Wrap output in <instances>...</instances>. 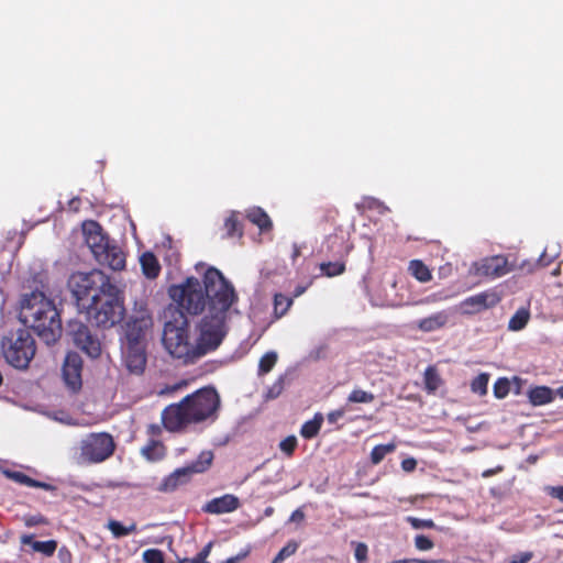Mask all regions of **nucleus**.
Returning <instances> with one entry per match:
<instances>
[{
  "label": "nucleus",
  "instance_id": "obj_1",
  "mask_svg": "<svg viewBox=\"0 0 563 563\" xmlns=\"http://www.w3.org/2000/svg\"><path fill=\"white\" fill-rule=\"evenodd\" d=\"M168 295L178 307L192 316L205 310L207 314L199 322V336L194 343V363L206 354L216 351L228 333L229 311L238 302L234 286L216 267L209 266L201 282L194 276L181 284L173 285Z\"/></svg>",
  "mask_w": 563,
  "mask_h": 563
},
{
  "label": "nucleus",
  "instance_id": "obj_2",
  "mask_svg": "<svg viewBox=\"0 0 563 563\" xmlns=\"http://www.w3.org/2000/svg\"><path fill=\"white\" fill-rule=\"evenodd\" d=\"M69 287L77 305L86 308L87 318L93 325L110 329L124 319L122 291L102 271L75 273L69 278Z\"/></svg>",
  "mask_w": 563,
  "mask_h": 563
},
{
  "label": "nucleus",
  "instance_id": "obj_3",
  "mask_svg": "<svg viewBox=\"0 0 563 563\" xmlns=\"http://www.w3.org/2000/svg\"><path fill=\"white\" fill-rule=\"evenodd\" d=\"M221 398L214 387H202L170 404L162 411V423L169 432H184L191 424L213 423L219 418Z\"/></svg>",
  "mask_w": 563,
  "mask_h": 563
},
{
  "label": "nucleus",
  "instance_id": "obj_4",
  "mask_svg": "<svg viewBox=\"0 0 563 563\" xmlns=\"http://www.w3.org/2000/svg\"><path fill=\"white\" fill-rule=\"evenodd\" d=\"M20 319L31 327L47 345L55 344L62 336L63 325L59 312L42 291L24 295L21 301Z\"/></svg>",
  "mask_w": 563,
  "mask_h": 563
},
{
  "label": "nucleus",
  "instance_id": "obj_5",
  "mask_svg": "<svg viewBox=\"0 0 563 563\" xmlns=\"http://www.w3.org/2000/svg\"><path fill=\"white\" fill-rule=\"evenodd\" d=\"M85 242L92 252L96 261L112 271H122L125 267V254L122 249L103 233L102 227L95 220L82 223Z\"/></svg>",
  "mask_w": 563,
  "mask_h": 563
},
{
  "label": "nucleus",
  "instance_id": "obj_6",
  "mask_svg": "<svg viewBox=\"0 0 563 563\" xmlns=\"http://www.w3.org/2000/svg\"><path fill=\"white\" fill-rule=\"evenodd\" d=\"M163 344L173 357L186 364L194 363V343L190 341L189 321L184 311H175L173 318L165 322Z\"/></svg>",
  "mask_w": 563,
  "mask_h": 563
},
{
  "label": "nucleus",
  "instance_id": "obj_7",
  "mask_svg": "<svg viewBox=\"0 0 563 563\" xmlns=\"http://www.w3.org/2000/svg\"><path fill=\"white\" fill-rule=\"evenodd\" d=\"M3 356L16 369H27L36 353L35 340L26 329H19L1 342Z\"/></svg>",
  "mask_w": 563,
  "mask_h": 563
},
{
  "label": "nucleus",
  "instance_id": "obj_8",
  "mask_svg": "<svg viewBox=\"0 0 563 563\" xmlns=\"http://www.w3.org/2000/svg\"><path fill=\"white\" fill-rule=\"evenodd\" d=\"M113 438L108 433H92L81 444V455L92 463H99L113 454Z\"/></svg>",
  "mask_w": 563,
  "mask_h": 563
},
{
  "label": "nucleus",
  "instance_id": "obj_9",
  "mask_svg": "<svg viewBox=\"0 0 563 563\" xmlns=\"http://www.w3.org/2000/svg\"><path fill=\"white\" fill-rule=\"evenodd\" d=\"M68 332L73 338L74 343L81 351L92 358L101 354V343L95 335L91 334L90 329L79 321H70L68 323Z\"/></svg>",
  "mask_w": 563,
  "mask_h": 563
},
{
  "label": "nucleus",
  "instance_id": "obj_10",
  "mask_svg": "<svg viewBox=\"0 0 563 563\" xmlns=\"http://www.w3.org/2000/svg\"><path fill=\"white\" fill-rule=\"evenodd\" d=\"M68 332L73 338L74 343L81 351L92 358L101 354V343L95 335L91 334L90 329L79 321H70L68 323Z\"/></svg>",
  "mask_w": 563,
  "mask_h": 563
},
{
  "label": "nucleus",
  "instance_id": "obj_11",
  "mask_svg": "<svg viewBox=\"0 0 563 563\" xmlns=\"http://www.w3.org/2000/svg\"><path fill=\"white\" fill-rule=\"evenodd\" d=\"M473 269L474 274L478 277L496 279L507 275L511 271V267L505 256L495 255L474 263Z\"/></svg>",
  "mask_w": 563,
  "mask_h": 563
},
{
  "label": "nucleus",
  "instance_id": "obj_12",
  "mask_svg": "<svg viewBox=\"0 0 563 563\" xmlns=\"http://www.w3.org/2000/svg\"><path fill=\"white\" fill-rule=\"evenodd\" d=\"M500 300L501 297L496 290H485L465 298L461 302L462 312L464 314H476L484 310L494 308L500 302Z\"/></svg>",
  "mask_w": 563,
  "mask_h": 563
},
{
  "label": "nucleus",
  "instance_id": "obj_13",
  "mask_svg": "<svg viewBox=\"0 0 563 563\" xmlns=\"http://www.w3.org/2000/svg\"><path fill=\"white\" fill-rule=\"evenodd\" d=\"M82 358L77 352H68L65 356L62 376L67 387L73 391H78L82 386L81 379Z\"/></svg>",
  "mask_w": 563,
  "mask_h": 563
},
{
  "label": "nucleus",
  "instance_id": "obj_14",
  "mask_svg": "<svg viewBox=\"0 0 563 563\" xmlns=\"http://www.w3.org/2000/svg\"><path fill=\"white\" fill-rule=\"evenodd\" d=\"M124 361L130 373L142 374L146 365L145 343H126Z\"/></svg>",
  "mask_w": 563,
  "mask_h": 563
},
{
  "label": "nucleus",
  "instance_id": "obj_15",
  "mask_svg": "<svg viewBox=\"0 0 563 563\" xmlns=\"http://www.w3.org/2000/svg\"><path fill=\"white\" fill-rule=\"evenodd\" d=\"M240 507V500L232 494H225L220 497L212 498L202 506L206 514L221 515L236 510Z\"/></svg>",
  "mask_w": 563,
  "mask_h": 563
},
{
  "label": "nucleus",
  "instance_id": "obj_16",
  "mask_svg": "<svg viewBox=\"0 0 563 563\" xmlns=\"http://www.w3.org/2000/svg\"><path fill=\"white\" fill-rule=\"evenodd\" d=\"M151 324V319L141 317L134 318L126 323L125 338L126 343H144L145 332Z\"/></svg>",
  "mask_w": 563,
  "mask_h": 563
},
{
  "label": "nucleus",
  "instance_id": "obj_17",
  "mask_svg": "<svg viewBox=\"0 0 563 563\" xmlns=\"http://www.w3.org/2000/svg\"><path fill=\"white\" fill-rule=\"evenodd\" d=\"M191 479L185 467L176 468L173 473L163 478L157 487L161 493H172L178 487L186 485Z\"/></svg>",
  "mask_w": 563,
  "mask_h": 563
},
{
  "label": "nucleus",
  "instance_id": "obj_18",
  "mask_svg": "<svg viewBox=\"0 0 563 563\" xmlns=\"http://www.w3.org/2000/svg\"><path fill=\"white\" fill-rule=\"evenodd\" d=\"M327 255L333 258L346 260L352 245L342 235H329L325 241Z\"/></svg>",
  "mask_w": 563,
  "mask_h": 563
},
{
  "label": "nucleus",
  "instance_id": "obj_19",
  "mask_svg": "<svg viewBox=\"0 0 563 563\" xmlns=\"http://www.w3.org/2000/svg\"><path fill=\"white\" fill-rule=\"evenodd\" d=\"M449 312L446 310L438 311L429 317L418 321V329L422 332H432L444 328L449 322Z\"/></svg>",
  "mask_w": 563,
  "mask_h": 563
},
{
  "label": "nucleus",
  "instance_id": "obj_20",
  "mask_svg": "<svg viewBox=\"0 0 563 563\" xmlns=\"http://www.w3.org/2000/svg\"><path fill=\"white\" fill-rule=\"evenodd\" d=\"M527 396L532 406L539 407L552 402L555 398V393L548 386H536L528 390Z\"/></svg>",
  "mask_w": 563,
  "mask_h": 563
},
{
  "label": "nucleus",
  "instance_id": "obj_21",
  "mask_svg": "<svg viewBox=\"0 0 563 563\" xmlns=\"http://www.w3.org/2000/svg\"><path fill=\"white\" fill-rule=\"evenodd\" d=\"M223 239H238L241 240L244 234L243 223L240 220V214L236 211H232L223 223Z\"/></svg>",
  "mask_w": 563,
  "mask_h": 563
},
{
  "label": "nucleus",
  "instance_id": "obj_22",
  "mask_svg": "<svg viewBox=\"0 0 563 563\" xmlns=\"http://www.w3.org/2000/svg\"><path fill=\"white\" fill-rule=\"evenodd\" d=\"M213 457L212 451H202L194 462L184 467L191 477L194 474L206 472L211 466Z\"/></svg>",
  "mask_w": 563,
  "mask_h": 563
},
{
  "label": "nucleus",
  "instance_id": "obj_23",
  "mask_svg": "<svg viewBox=\"0 0 563 563\" xmlns=\"http://www.w3.org/2000/svg\"><path fill=\"white\" fill-rule=\"evenodd\" d=\"M4 474L7 475L8 478L12 479L13 482H15L20 485H24L27 487H34V488H42L45 490L54 489V487L51 484L36 481L22 472L7 471Z\"/></svg>",
  "mask_w": 563,
  "mask_h": 563
},
{
  "label": "nucleus",
  "instance_id": "obj_24",
  "mask_svg": "<svg viewBox=\"0 0 563 563\" xmlns=\"http://www.w3.org/2000/svg\"><path fill=\"white\" fill-rule=\"evenodd\" d=\"M141 453L147 461L157 462L166 455V448L162 441L151 439L146 445L141 449Z\"/></svg>",
  "mask_w": 563,
  "mask_h": 563
},
{
  "label": "nucleus",
  "instance_id": "obj_25",
  "mask_svg": "<svg viewBox=\"0 0 563 563\" xmlns=\"http://www.w3.org/2000/svg\"><path fill=\"white\" fill-rule=\"evenodd\" d=\"M140 263L143 274L150 278H156L161 273V265L158 260L152 252H145L140 257Z\"/></svg>",
  "mask_w": 563,
  "mask_h": 563
},
{
  "label": "nucleus",
  "instance_id": "obj_26",
  "mask_svg": "<svg viewBox=\"0 0 563 563\" xmlns=\"http://www.w3.org/2000/svg\"><path fill=\"white\" fill-rule=\"evenodd\" d=\"M246 218L250 222L257 225L261 231H268L273 227L271 218L260 207L250 209L246 213Z\"/></svg>",
  "mask_w": 563,
  "mask_h": 563
},
{
  "label": "nucleus",
  "instance_id": "obj_27",
  "mask_svg": "<svg viewBox=\"0 0 563 563\" xmlns=\"http://www.w3.org/2000/svg\"><path fill=\"white\" fill-rule=\"evenodd\" d=\"M21 541L23 544H31L34 551L41 552L46 556H52L57 549V542L55 540L33 541L32 536H23Z\"/></svg>",
  "mask_w": 563,
  "mask_h": 563
},
{
  "label": "nucleus",
  "instance_id": "obj_28",
  "mask_svg": "<svg viewBox=\"0 0 563 563\" xmlns=\"http://www.w3.org/2000/svg\"><path fill=\"white\" fill-rule=\"evenodd\" d=\"M323 422V416L316 413L311 420L306 421L300 428V435L305 439H313L320 432Z\"/></svg>",
  "mask_w": 563,
  "mask_h": 563
},
{
  "label": "nucleus",
  "instance_id": "obj_29",
  "mask_svg": "<svg viewBox=\"0 0 563 563\" xmlns=\"http://www.w3.org/2000/svg\"><path fill=\"white\" fill-rule=\"evenodd\" d=\"M408 271L420 283H428L432 279L429 267L420 260L409 262Z\"/></svg>",
  "mask_w": 563,
  "mask_h": 563
},
{
  "label": "nucleus",
  "instance_id": "obj_30",
  "mask_svg": "<svg viewBox=\"0 0 563 563\" xmlns=\"http://www.w3.org/2000/svg\"><path fill=\"white\" fill-rule=\"evenodd\" d=\"M319 268L322 275L335 277L345 272V260L334 258V261L323 262L320 264Z\"/></svg>",
  "mask_w": 563,
  "mask_h": 563
},
{
  "label": "nucleus",
  "instance_id": "obj_31",
  "mask_svg": "<svg viewBox=\"0 0 563 563\" xmlns=\"http://www.w3.org/2000/svg\"><path fill=\"white\" fill-rule=\"evenodd\" d=\"M424 389L428 394H433L442 384V379L433 366H428L424 371Z\"/></svg>",
  "mask_w": 563,
  "mask_h": 563
},
{
  "label": "nucleus",
  "instance_id": "obj_32",
  "mask_svg": "<svg viewBox=\"0 0 563 563\" xmlns=\"http://www.w3.org/2000/svg\"><path fill=\"white\" fill-rule=\"evenodd\" d=\"M530 320V311L527 308L518 309L508 322V329L510 331L522 330Z\"/></svg>",
  "mask_w": 563,
  "mask_h": 563
},
{
  "label": "nucleus",
  "instance_id": "obj_33",
  "mask_svg": "<svg viewBox=\"0 0 563 563\" xmlns=\"http://www.w3.org/2000/svg\"><path fill=\"white\" fill-rule=\"evenodd\" d=\"M294 299L280 292L274 296V316L276 319L284 317L292 306Z\"/></svg>",
  "mask_w": 563,
  "mask_h": 563
},
{
  "label": "nucleus",
  "instance_id": "obj_34",
  "mask_svg": "<svg viewBox=\"0 0 563 563\" xmlns=\"http://www.w3.org/2000/svg\"><path fill=\"white\" fill-rule=\"evenodd\" d=\"M107 528L111 531L112 536L117 539L125 537L130 533L136 532L137 526L135 522H132L130 526L125 527L120 521L110 519L107 523Z\"/></svg>",
  "mask_w": 563,
  "mask_h": 563
},
{
  "label": "nucleus",
  "instance_id": "obj_35",
  "mask_svg": "<svg viewBox=\"0 0 563 563\" xmlns=\"http://www.w3.org/2000/svg\"><path fill=\"white\" fill-rule=\"evenodd\" d=\"M277 360H278V355L276 352L269 351V352L265 353L260 358V362H258V369H257L258 376L268 374L276 365Z\"/></svg>",
  "mask_w": 563,
  "mask_h": 563
},
{
  "label": "nucleus",
  "instance_id": "obj_36",
  "mask_svg": "<svg viewBox=\"0 0 563 563\" xmlns=\"http://www.w3.org/2000/svg\"><path fill=\"white\" fill-rule=\"evenodd\" d=\"M396 450V444L394 442L387 444H378L372 449L371 452V462L374 465L379 464L387 454L393 453Z\"/></svg>",
  "mask_w": 563,
  "mask_h": 563
},
{
  "label": "nucleus",
  "instance_id": "obj_37",
  "mask_svg": "<svg viewBox=\"0 0 563 563\" xmlns=\"http://www.w3.org/2000/svg\"><path fill=\"white\" fill-rule=\"evenodd\" d=\"M375 400V395L360 388H354L347 396V401L353 404H371Z\"/></svg>",
  "mask_w": 563,
  "mask_h": 563
},
{
  "label": "nucleus",
  "instance_id": "obj_38",
  "mask_svg": "<svg viewBox=\"0 0 563 563\" xmlns=\"http://www.w3.org/2000/svg\"><path fill=\"white\" fill-rule=\"evenodd\" d=\"M489 374L481 373L471 383V390L479 396L487 394Z\"/></svg>",
  "mask_w": 563,
  "mask_h": 563
},
{
  "label": "nucleus",
  "instance_id": "obj_39",
  "mask_svg": "<svg viewBox=\"0 0 563 563\" xmlns=\"http://www.w3.org/2000/svg\"><path fill=\"white\" fill-rule=\"evenodd\" d=\"M298 549V543L295 541H289L285 547H283L276 556L273 559L272 563H282L284 560L295 554Z\"/></svg>",
  "mask_w": 563,
  "mask_h": 563
},
{
  "label": "nucleus",
  "instance_id": "obj_40",
  "mask_svg": "<svg viewBox=\"0 0 563 563\" xmlns=\"http://www.w3.org/2000/svg\"><path fill=\"white\" fill-rule=\"evenodd\" d=\"M494 396L504 399L510 391V383L506 377L498 378L493 387Z\"/></svg>",
  "mask_w": 563,
  "mask_h": 563
},
{
  "label": "nucleus",
  "instance_id": "obj_41",
  "mask_svg": "<svg viewBox=\"0 0 563 563\" xmlns=\"http://www.w3.org/2000/svg\"><path fill=\"white\" fill-rule=\"evenodd\" d=\"M142 556L145 563H165L164 553L159 549H147Z\"/></svg>",
  "mask_w": 563,
  "mask_h": 563
},
{
  "label": "nucleus",
  "instance_id": "obj_42",
  "mask_svg": "<svg viewBox=\"0 0 563 563\" xmlns=\"http://www.w3.org/2000/svg\"><path fill=\"white\" fill-rule=\"evenodd\" d=\"M298 445L297 439L295 435H288L279 443V449L282 452H284L287 456H291Z\"/></svg>",
  "mask_w": 563,
  "mask_h": 563
},
{
  "label": "nucleus",
  "instance_id": "obj_43",
  "mask_svg": "<svg viewBox=\"0 0 563 563\" xmlns=\"http://www.w3.org/2000/svg\"><path fill=\"white\" fill-rule=\"evenodd\" d=\"M407 522L410 523V526L413 529H432L435 527V523L432 519H420L416 517H407Z\"/></svg>",
  "mask_w": 563,
  "mask_h": 563
},
{
  "label": "nucleus",
  "instance_id": "obj_44",
  "mask_svg": "<svg viewBox=\"0 0 563 563\" xmlns=\"http://www.w3.org/2000/svg\"><path fill=\"white\" fill-rule=\"evenodd\" d=\"M415 547L419 551H429L434 547V543L429 537L424 534H418L415 538Z\"/></svg>",
  "mask_w": 563,
  "mask_h": 563
},
{
  "label": "nucleus",
  "instance_id": "obj_45",
  "mask_svg": "<svg viewBox=\"0 0 563 563\" xmlns=\"http://www.w3.org/2000/svg\"><path fill=\"white\" fill-rule=\"evenodd\" d=\"M368 548L363 542L355 543L354 555L357 563H364L367 561Z\"/></svg>",
  "mask_w": 563,
  "mask_h": 563
},
{
  "label": "nucleus",
  "instance_id": "obj_46",
  "mask_svg": "<svg viewBox=\"0 0 563 563\" xmlns=\"http://www.w3.org/2000/svg\"><path fill=\"white\" fill-rule=\"evenodd\" d=\"M452 297H453L452 295H449L445 291H439V292H434V294L427 296L424 298V302L434 303V302L448 300Z\"/></svg>",
  "mask_w": 563,
  "mask_h": 563
},
{
  "label": "nucleus",
  "instance_id": "obj_47",
  "mask_svg": "<svg viewBox=\"0 0 563 563\" xmlns=\"http://www.w3.org/2000/svg\"><path fill=\"white\" fill-rule=\"evenodd\" d=\"M532 556V552H519L510 558L509 563H528Z\"/></svg>",
  "mask_w": 563,
  "mask_h": 563
},
{
  "label": "nucleus",
  "instance_id": "obj_48",
  "mask_svg": "<svg viewBox=\"0 0 563 563\" xmlns=\"http://www.w3.org/2000/svg\"><path fill=\"white\" fill-rule=\"evenodd\" d=\"M250 553H251V548L249 547L247 549L242 550L236 555L231 556V558L222 561L221 563H239L240 561H242L245 558H247Z\"/></svg>",
  "mask_w": 563,
  "mask_h": 563
},
{
  "label": "nucleus",
  "instance_id": "obj_49",
  "mask_svg": "<svg viewBox=\"0 0 563 563\" xmlns=\"http://www.w3.org/2000/svg\"><path fill=\"white\" fill-rule=\"evenodd\" d=\"M345 411L343 408L332 410L327 415V419L330 423H335L340 418L344 416Z\"/></svg>",
  "mask_w": 563,
  "mask_h": 563
},
{
  "label": "nucleus",
  "instance_id": "obj_50",
  "mask_svg": "<svg viewBox=\"0 0 563 563\" xmlns=\"http://www.w3.org/2000/svg\"><path fill=\"white\" fill-rule=\"evenodd\" d=\"M401 467L405 472H412L417 467V461L413 457L402 460Z\"/></svg>",
  "mask_w": 563,
  "mask_h": 563
},
{
  "label": "nucleus",
  "instance_id": "obj_51",
  "mask_svg": "<svg viewBox=\"0 0 563 563\" xmlns=\"http://www.w3.org/2000/svg\"><path fill=\"white\" fill-rule=\"evenodd\" d=\"M211 548H212V543L209 542L208 544H206L200 552H198L195 558L199 559L200 561H203V562H208L207 561V558L209 556L210 552H211Z\"/></svg>",
  "mask_w": 563,
  "mask_h": 563
},
{
  "label": "nucleus",
  "instance_id": "obj_52",
  "mask_svg": "<svg viewBox=\"0 0 563 563\" xmlns=\"http://www.w3.org/2000/svg\"><path fill=\"white\" fill-rule=\"evenodd\" d=\"M305 520V512L301 508L296 509L290 515L289 521L290 522H302Z\"/></svg>",
  "mask_w": 563,
  "mask_h": 563
},
{
  "label": "nucleus",
  "instance_id": "obj_53",
  "mask_svg": "<svg viewBox=\"0 0 563 563\" xmlns=\"http://www.w3.org/2000/svg\"><path fill=\"white\" fill-rule=\"evenodd\" d=\"M45 519L42 516H31L25 519V525L27 527H34L36 525L44 523Z\"/></svg>",
  "mask_w": 563,
  "mask_h": 563
},
{
  "label": "nucleus",
  "instance_id": "obj_54",
  "mask_svg": "<svg viewBox=\"0 0 563 563\" xmlns=\"http://www.w3.org/2000/svg\"><path fill=\"white\" fill-rule=\"evenodd\" d=\"M550 495L553 498L559 499L560 501H563V486H554L550 489Z\"/></svg>",
  "mask_w": 563,
  "mask_h": 563
},
{
  "label": "nucleus",
  "instance_id": "obj_55",
  "mask_svg": "<svg viewBox=\"0 0 563 563\" xmlns=\"http://www.w3.org/2000/svg\"><path fill=\"white\" fill-rule=\"evenodd\" d=\"M552 261H553V258L548 257L545 252H543L538 260L540 266H543V267L550 265L552 263Z\"/></svg>",
  "mask_w": 563,
  "mask_h": 563
},
{
  "label": "nucleus",
  "instance_id": "obj_56",
  "mask_svg": "<svg viewBox=\"0 0 563 563\" xmlns=\"http://www.w3.org/2000/svg\"><path fill=\"white\" fill-rule=\"evenodd\" d=\"M390 563H429L426 560L420 559H404V560H394Z\"/></svg>",
  "mask_w": 563,
  "mask_h": 563
},
{
  "label": "nucleus",
  "instance_id": "obj_57",
  "mask_svg": "<svg viewBox=\"0 0 563 563\" xmlns=\"http://www.w3.org/2000/svg\"><path fill=\"white\" fill-rule=\"evenodd\" d=\"M336 214H338V211L333 208H329L325 210V216L324 218L329 221H334L335 218H336Z\"/></svg>",
  "mask_w": 563,
  "mask_h": 563
},
{
  "label": "nucleus",
  "instance_id": "obj_58",
  "mask_svg": "<svg viewBox=\"0 0 563 563\" xmlns=\"http://www.w3.org/2000/svg\"><path fill=\"white\" fill-rule=\"evenodd\" d=\"M179 563H209V562L200 561L199 559L194 556L191 559H188V558L183 559V560L179 561Z\"/></svg>",
  "mask_w": 563,
  "mask_h": 563
},
{
  "label": "nucleus",
  "instance_id": "obj_59",
  "mask_svg": "<svg viewBox=\"0 0 563 563\" xmlns=\"http://www.w3.org/2000/svg\"><path fill=\"white\" fill-rule=\"evenodd\" d=\"M300 254H301L300 247L297 244H294L292 245V254H291L292 261H295L297 257H299Z\"/></svg>",
  "mask_w": 563,
  "mask_h": 563
},
{
  "label": "nucleus",
  "instance_id": "obj_60",
  "mask_svg": "<svg viewBox=\"0 0 563 563\" xmlns=\"http://www.w3.org/2000/svg\"><path fill=\"white\" fill-rule=\"evenodd\" d=\"M306 286H297L294 290V297H299L306 291Z\"/></svg>",
  "mask_w": 563,
  "mask_h": 563
},
{
  "label": "nucleus",
  "instance_id": "obj_61",
  "mask_svg": "<svg viewBox=\"0 0 563 563\" xmlns=\"http://www.w3.org/2000/svg\"><path fill=\"white\" fill-rule=\"evenodd\" d=\"M274 511H275V509L272 506H268L264 510V516L265 517H271L274 514Z\"/></svg>",
  "mask_w": 563,
  "mask_h": 563
},
{
  "label": "nucleus",
  "instance_id": "obj_62",
  "mask_svg": "<svg viewBox=\"0 0 563 563\" xmlns=\"http://www.w3.org/2000/svg\"><path fill=\"white\" fill-rule=\"evenodd\" d=\"M148 432H151L152 434H156L159 432V428L157 426L152 424L148 428Z\"/></svg>",
  "mask_w": 563,
  "mask_h": 563
},
{
  "label": "nucleus",
  "instance_id": "obj_63",
  "mask_svg": "<svg viewBox=\"0 0 563 563\" xmlns=\"http://www.w3.org/2000/svg\"><path fill=\"white\" fill-rule=\"evenodd\" d=\"M496 473L495 470H486L483 472V477H489Z\"/></svg>",
  "mask_w": 563,
  "mask_h": 563
},
{
  "label": "nucleus",
  "instance_id": "obj_64",
  "mask_svg": "<svg viewBox=\"0 0 563 563\" xmlns=\"http://www.w3.org/2000/svg\"><path fill=\"white\" fill-rule=\"evenodd\" d=\"M554 393L563 399V387H559L556 390H554Z\"/></svg>",
  "mask_w": 563,
  "mask_h": 563
}]
</instances>
